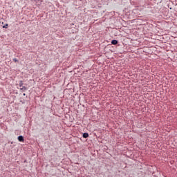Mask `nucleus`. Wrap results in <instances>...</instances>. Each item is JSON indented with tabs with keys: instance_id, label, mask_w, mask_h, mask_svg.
Listing matches in <instances>:
<instances>
[{
	"instance_id": "nucleus-5",
	"label": "nucleus",
	"mask_w": 177,
	"mask_h": 177,
	"mask_svg": "<svg viewBox=\"0 0 177 177\" xmlns=\"http://www.w3.org/2000/svg\"><path fill=\"white\" fill-rule=\"evenodd\" d=\"M13 62H15L16 63V62H19V60H17V59H16V58H14Z\"/></svg>"
},
{
	"instance_id": "nucleus-1",
	"label": "nucleus",
	"mask_w": 177,
	"mask_h": 177,
	"mask_svg": "<svg viewBox=\"0 0 177 177\" xmlns=\"http://www.w3.org/2000/svg\"><path fill=\"white\" fill-rule=\"evenodd\" d=\"M18 140L19 142H24V138L23 137V136H18Z\"/></svg>"
},
{
	"instance_id": "nucleus-3",
	"label": "nucleus",
	"mask_w": 177,
	"mask_h": 177,
	"mask_svg": "<svg viewBox=\"0 0 177 177\" xmlns=\"http://www.w3.org/2000/svg\"><path fill=\"white\" fill-rule=\"evenodd\" d=\"M111 44H112V45H117V44H118V41H117V40H112L111 41Z\"/></svg>"
},
{
	"instance_id": "nucleus-2",
	"label": "nucleus",
	"mask_w": 177,
	"mask_h": 177,
	"mask_svg": "<svg viewBox=\"0 0 177 177\" xmlns=\"http://www.w3.org/2000/svg\"><path fill=\"white\" fill-rule=\"evenodd\" d=\"M89 137V134L88 133H83V138H84V139H86V138Z\"/></svg>"
},
{
	"instance_id": "nucleus-6",
	"label": "nucleus",
	"mask_w": 177,
	"mask_h": 177,
	"mask_svg": "<svg viewBox=\"0 0 177 177\" xmlns=\"http://www.w3.org/2000/svg\"><path fill=\"white\" fill-rule=\"evenodd\" d=\"M21 89H24V91H27V88H26V86L22 87Z\"/></svg>"
},
{
	"instance_id": "nucleus-4",
	"label": "nucleus",
	"mask_w": 177,
	"mask_h": 177,
	"mask_svg": "<svg viewBox=\"0 0 177 177\" xmlns=\"http://www.w3.org/2000/svg\"><path fill=\"white\" fill-rule=\"evenodd\" d=\"M8 24H6L5 26H3V28H8Z\"/></svg>"
}]
</instances>
